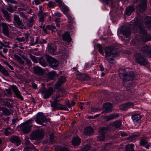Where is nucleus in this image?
I'll use <instances>...</instances> for the list:
<instances>
[{
	"label": "nucleus",
	"instance_id": "obj_12",
	"mask_svg": "<svg viewBox=\"0 0 151 151\" xmlns=\"http://www.w3.org/2000/svg\"><path fill=\"white\" fill-rule=\"evenodd\" d=\"M141 51L144 55L148 57H151V51L150 50V47L147 46L142 48Z\"/></svg>",
	"mask_w": 151,
	"mask_h": 151
},
{
	"label": "nucleus",
	"instance_id": "obj_29",
	"mask_svg": "<svg viewBox=\"0 0 151 151\" xmlns=\"http://www.w3.org/2000/svg\"><path fill=\"white\" fill-rule=\"evenodd\" d=\"M134 7L133 6H129L126 9V14L128 16H129L134 10Z\"/></svg>",
	"mask_w": 151,
	"mask_h": 151
},
{
	"label": "nucleus",
	"instance_id": "obj_56",
	"mask_svg": "<svg viewBox=\"0 0 151 151\" xmlns=\"http://www.w3.org/2000/svg\"><path fill=\"white\" fill-rule=\"evenodd\" d=\"M119 133L120 134L122 137H125L127 136V134L125 132H120Z\"/></svg>",
	"mask_w": 151,
	"mask_h": 151
},
{
	"label": "nucleus",
	"instance_id": "obj_25",
	"mask_svg": "<svg viewBox=\"0 0 151 151\" xmlns=\"http://www.w3.org/2000/svg\"><path fill=\"white\" fill-rule=\"evenodd\" d=\"M119 117V115L118 114H114L110 115L109 116H105L104 119L107 121H108L111 119L116 118Z\"/></svg>",
	"mask_w": 151,
	"mask_h": 151
},
{
	"label": "nucleus",
	"instance_id": "obj_48",
	"mask_svg": "<svg viewBox=\"0 0 151 151\" xmlns=\"http://www.w3.org/2000/svg\"><path fill=\"white\" fill-rule=\"evenodd\" d=\"M66 16L68 18V22L69 23H71L73 22V19L71 17L70 14H67Z\"/></svg>",
	"mask_w": 151,
	"mask_h": 151
},
{
	"label": "nucleus",
	"instance_id": "obj_24",
	"mask_svg": "<svg viewBox=\"0 0 151 151\" xmlns=\"http://www.w3.org/2000/svg\"><path fill=\"white\" fill-rule=\"evenodd\" d=\"M1 11L4 14V17L5 19L8 22L11 21V18L9 14L7 11L3 9H1Z\"/></svg>",
	"mask_w": 151,
	"mask_h": 151
},
{
	"label": "nucleus",
	"instance_id": "obj_39",
	"mask_svg": "<svg viewBox=\"0 0 151 151\" xmlns=\"http://www.w3.org/2000/svg\"><path fill=\"white\" fill-rule=\"evenodd\" d=\"M56 49V47L55 45L53 46V48L52 47H50L49 48L48 52L50 54L53 55L55 52V50Z\"/></svg>",
	"mask_w": 151,
	"mask_h": 151
},
{
	"label": "nucleus",
	"instance_id": "obj_8",
	"mask_svg": "<svg viewBox=\"0 0 151 151\" xmlns=\"http://www.w3.org/2000/svg\"><path fill=\"white\" fill-rule=\"evenodd\" d=\"M44 134V132L42 131H35L31 133L30 138L31 140L41 139L43 138Z\"/></svg>",
	"mask_w": 151,
	"mask_h": 151
},
{
	"label": "nucleus",
	"instance_id": "obj_33",
	"mask_svg": "<svg viewBox=\"0 0 151 151\" xmlns=\"http://www.w3.org/2000/svg\"><path fill=\"white\" fill-rule=\"evenodd\" d=\"M140 134L139 133H136L132 135L129 137V139L131 141H132L135 140L136 139L137 137L140 136Z\"/></svg>",
	"mask_w": 151,
	"mask_h": 151
},
{
	"label": "nucleus",
	"instance_id": "obj_38",
	"mask_svg": "<svg viewBox=\"0 0 151 151\" xmlns=\"http://www.w3.org/2000/svg\"><path fill=\"white\" fill-rule=\"evenodd\" d=\"M39 62L40 63L42 66L45 67L47 65L46 62L42 58H39Z\"/></svg>",
	"mask_w": 151,
	"mask_h": 151
},
{
	"label": "nucleus",
	"instance_id": "obj_40",
	"mask_svg": "<svg viewBox=\"0 0 151 151\" xmlns=\"http://www.w3.org/2000/svg\"><path fill=\"white\" fill-rule=\"evenodd\" d=\"M76 103L73 101H68L66 103V105L68 107H70L74 106Z\"/></svg>",
	"mask_w": 151,
	"mask_h": 151
},
{
	"label": "nucleus",
	"instance_id": "obj_22",
	"mask_svg": "<svg viewBox=\"0 0 151 151\" xmlns=\"http://www.w3.org/2000/svg\"><path fill=\"white\" fill-rule=\"evenodd\" d=\"M63 39V40L70 42L71 40L70 34L68 32H65L62 35Z\"/></svg>",
	"mask_w": 151,
	"mask_h": 151
},
{
	"label": "nucleus",
	"instance_id": "obj_60",
	"mask_svg": "<svg viewBox=\"0 0 151 151\" xmlns=\"http://www.w3.org/2000/svg\"><path fill=\"white\" fill-rule=\"evenodd\" d=\"M54 134L53 133H52L50 134V139L51 141H52L53 139L54 138Z\"/></svg>",
	"mask_w": 151,
	"mask_h": 151
},
{
	"label": "nucleus",
	"instance_id": "obj_37",
	"mask_svg": "<svg viewBox=\"0 0 151 151\" xmlns=\"http://www.w3.org/2000/svg\"><path fill=\"white\" fill-rule=\"evenodd\" d=\"M56 76L55 71H52L49 73L48 78L51 80L53 79Z\"/></svg>",
	"mask_w": 151,
	"mask_h": 151
},
{
	"label": "nucleus",
	"instance_id": "obj_15",
	"mask_svg": "<svg viewBox=\"0 0 151 151\" xmlns=\"http://www.w3.org/2000/svg\"><path fill=\"white\" fill-rule=\"evenodd\" d=\"M133 104L132 102H128L120 106L121 109L122 110H126L128 109L133 106Z\"/></svg>",
	"mask_w": 151,
	"mask_h": 151
},
{
	"label": "nucleus",
	"instance_id": "obj_30",
	"mask_svg": "<svg viewBox=\"0 0 151 151\" xmlns=\"http://www.w3.org/2000/svg\"><path fill=\"white\" fill-rule=\"evenodd\" d=\"M109 129L108 127H103L101 128L99 131V134H104L105 136L106 133H107Z\"/></svg>",
	"mask_w": 151,
	"mask_h": 151
},
{
	"label": "nucleus",
	"instance_id": "obj_23",
	"mask_svg": "<svg viewBox=\"0 0 151 151\" xmlns=\"http://www.w3.org/2000/svg\"><path fill=\"white\" fill-rule=\"evenodd\" d=\"M93 130L91 127H86L85 128L84 134L85 135H90L93 133Z\"/></svg>",
	"mask_w": 151,
	"mask_h": 151
},
{
	"label": "nucleus",
	"instance_id": "obj_50",
	"mask_svg": "<svg viewBox=\"0 0 151 151\" xmlns=\"http://www.w3.org/2000/svg\"><path fill=\"white\" fill-rule=\"evenodd\" d=\"M46 28L49 30H53L55 29V26L52 25H47L46 26Z\"/></svg>",
	"mask_w": 151,
	"mask_h": 151
},
{
	"label": "nucleus",
	"instance_id": "obj_1",
	"mask_svg": "<svg viewBox=\"0 0 151 151\" xmlns=\"http://www.w3.org/2000/svg\"><path fill=\"white\" fill-rule=\"evenodd\" d=\"M106 60L110 63H112L114 60V58L117 55L115 48L113 47H107L105 50Z\"/></svg>",
	"mask_w": 151,
	"mask_h": 151
},
{
	"label": "nucleus",
	"instance_id": "obj_35",
	"mask_svg": "<svg viewBox=\"0 0 151 151\" xmlns=\"http://www.w3.org/2000/svg\"><path fill=\"white\" fill-rule=\"evenodd\" d=\"M134 146V145L133 144H128L126 146V151H134L133 149Z\"/></svg>",
	"mask_w": 151,
	"mask_h": 151
},
{
	"label": "nucleus",
	"instance_id": "obj_5",
	"mask_svg": "<svg viewBox=\"0 0 151 151\" xmlns=\"http://www.w3.org/2000/svg\"><path fill=\"white\" fill-rule=\"evenodd\" d=\"M62 99V96H57L54 100V102L51 103V106H54L55 109H57L68 110V109L65 106L62 105L60 104H56V103L58 101H61Z\"/></svg>",
	"mask_w": 151,
	"mask_h": 151
},
{
	"label": "nucleus",
	"instance_id": "obj_57",
	"mask_svg": "<svg viewBox=\"0 0 151 151\" xmlns=\"http://www.w3.org/2000/svg\"><path fill=\"white\" fill-rule=\"evenodd\" d=\"M20 15L21 17H23L25 19H27V16L23 12H20Z\"/></svg>",
	"mask_w": 151,
	"mask_h": 151
},
{
	"label": "nucleus",
	"instance_id": "obj_52",
	"mask_svg": "<svg viewBox=\"0 0 151 151\" xmlns=\"http://www.w3.org/2000/svg\"><path fill=\"white\" fill-rule=\"evenodd\" d=\"M28 34H25V35L24 37H22L20 41H27L28 39Z\"/></svg>",
	"mask_w": 151,
	"mask_h": 151
},
{
	"label": "nucleus",
	"instance_id": "obj_54",
	"mask_svg": "<svg viewBox=\"0 0 151 151\" xmlns=\"http://www.w3.org/2000/svg\"><path fill=\"white\" fill-rule=\"evenodd\" d=\"M61 14L59 12H56L54 13V14L53 15V17H55V16H56L57 17H60L61 16Z\"/></svg>",
	"mask_w": 151,
	"mask_h": 151
},
{
	"label": "nucleus",
	"instance_id": "obj_61",
	"mask_svg": "<svg viewBox=\"0 0 151 151\" xmlns=\"http://www.w3.org/2000/svg\"><path fill=\"white\" fill-rule=\"evenodd\" d=\"M91 111L93 112H97L98 111V109H96L94 108H92L91 109Z\"/></svg>",
	"mask_w": 151,
	"mask_h": 151
},
{
	"label": "nucleus",
	"instance_id": "obj_31",
	"mask_svg": "<svg viewBox=\"0 0 151 151\" xmlns=\"http://www.w3.org/2000/svg\"><path fill=\"white\" fill-rule=\"evenodd\" d=\"M145 24L146 26L149 27L151 26V17H146L145 19Z\"/></svg>",
	"mask_w": 151,
	"mask_h": 151
},
{
	"label": "nucleus",
	"instance_id": "obj_43",
	"mask_svg": "<svg viewBox=\"0 0 151 151\" xmlns=\"http://www.w3.org/2000/svg\"><path fill=\"white\" fill-rule=\"evenodd\" d=\"M147 143V142L146 140V138H144L141 139L140 142V144L142 146H143L145 145Z\"/></svg>",
	"mask_w": 151,
	"mask_h": 151
},
{
	"label": "nucleus",
	"instance_id": "obj_26",
	"mask_svg": "<svg viewBox=\"0 0 151 151\" xmlns=\"http://www.w3.org/2000/svg\"><path fill=\"white\" fill-rule=\"evenodd\" d=\"M110 125L116 128H119L121 126L122 121L119 120L116 121L112 123Z\"/></svg>",
	"mask_w": 151,
	"mask_h": 151
},
{
	"label": "nucleus",
	"instance_id": "obj_42",
	"mask_svg": "<svg viewBox=\"0 0 151 151\" xmlns=\"http://www.w3.org/2000/svg\"><path fill=\"white\" fill-rule=\"evenodd\" d=\"M106 139L105 136L104 134H99L97 140L99 141H104Z\"/></svg>",
	"mask_w": 151,
	"mask_h": 151
},
{
	"label": "nucleus",
	"instance_id": "obj_59",
	"mask_svg": "<svg viewBox=\"0 0 151 151\" xmlns=\"http://www.w3.org/2000/svg\"><path fill=\"white\" fill-rule=\"evenodd\" d=\"M84 105L83 103H80L79 104V106L80 107V108L81 109H82L83 108V106Z\"/></svg>",
	"mask_w": 151,
	"mask_h": 151
},
{
	"label": "nucleus",
	"instance_id": "obj_20",
	"mask_svg": "<svg viewBox=\"0 0 151 151\" xmlns=\"http://www.w3.org/2000/svg\"><path fill=\"white\" fill-rule=\"evenodd\" d=\"M34 72L35 74L39 76L42 75L43 73V70L37 66L34 67Z\"/></svg>",
	"mask_w": 151,
	"mask_h": 151
},
{
	"label": "nucleus",
	"instance_id": "obj_16",
	"mask_svg": "<svg viewBox=\"0 0 151 151\" xmlns=\"http://www.w3.org/2000/svg\"><path fill=\"white\" fill-rule=\"evenodd\" d=\"M40 9L38 12V16L39 18V21L41 22H44L46 18V15L42 10V7H40Z\"/></svg>",
	"mask_w": 151,
	"mask_h": 151
},
{
	"label": "nucleus",
	"instance_id": "obj_17",
	"mask_svg": "<svg viewBox=\"0 0 151 151\" xmlns=\"http://www.w3.org/2000/svg\"><path fill=\"white\" fill-rule=\"evenodd\" d=\"M65 81V78L64 76L60 77L58 82L55 84V87L56 88H59L61 85Z\"/></svg>",
	"mask_w": 151,
	"mask_h": 151
},
{
	"label": "nucleus",
	"instance_id": "obj_4",
	"mask_svg": "<svg viewBox=\"0 0 151 151\" xmlns=\"http://www.w3.org/2000/svg\"><path fill=\"white\" fill-rule=\"evenodd\" d=\"M54 90L52 87H50L48 89L42 87L39 90L38 93L43 95V98L46 99L49 98L52 94Z\"/></svg>",
	"mask_w": 151,
	"mask_h": 151
},
{
	"label": "nucleus",
	"instance_id": "obj_46",
	"mask_svg": "<svg viewBox=\"0 0 151 151\" xmlns=\"http://www.w3.org/2000/svg\"><path fill=\"white\" fill-rule=\"evenodd\" d=\"M63 10L64 14L67 15V14H70L68 12L69 11V9L66 6H64L63 8Z\"/></svg>",
	"mask_w": 151,
	"mask_h": 151
},
{
	"label": "nucleus",
	"instance_id": "obj_27",
	"mask_svg": "<svg viewBox=\"0 0 151 151\" xmlns=\"http://www.w3.org/2000/svg\"><path fill=\"white\" fill-rule=\"evenodd\" d=\"M25 144L26 146L24 149V151H30V149L32 147L33 145L28 140H27L25 142Z\"/></svg>",
	"mask_w": 151,
	"mask_h": 151
},
{
	"label": "nucleus",
	"instance_id": "obj_63",
	"mask_svg": "<svg viewBox=\"0 0 151 151\" xmlns=\"http://www.w3.org/2000/svg\"><path fill=\"white\" fill-rule=\"evenodd\" d=\"M54 5V3L51 1H50L48 3V5L49 7H51Z\"/></svg>",
	"mask_w": 151,
	"mask_h": 151
},
{
	"label": "nucleus",
	"instance_id": "obj_11",
	"mask_svg": "<svg viewBox=\"0 0 151 151\" xmlns=\"http://www.w3.org/2000/svg\"><path fill=\"white\" fill-rule=\"evenodd\" d=\"M135 57L137 62L139 64L145 65L147 64V61L146 59L139 54H137Z\"/></svg>",
	"mask_w": 151,
	"mask_h": 151
},
{
	"label": "nucleus",
	"instance_id": "obj_18",
	"mask_svg": "<svg viewBox=\"0 0 151 151\" xmlns=\"http://www.w3.org/2000/svg\"><path fill=\"white\" fill-rule=\"evenodd\" d=\"M12 89L16 97L21 100H22L23 99V97L20 94V93L18 88L15 86H13Z\"/></svg>",
	"mask_w": 151,
	"mask_h": 151
},
{
	"label": "nucleus",
	"instance_id": "obj_34",
	"mask_svg": "<svg viewBox=\"0 0 151 151\" xmlns=\"http://www.w3.org/2000/svg\"><path fill=\"white\" fill-rule=\"evenodd\" d=\"M131 32L129 28H127L126 29L124 30L123 32L124 35L127 37H129L130 35Z\"/></svg>",
	"mask_w": 151,
	"mask_h": 151
},
{
	"label": "nucleus",
	"instance_id": "obj_19",
	"mask_svg": "<svg viewBox=\"0 0 151 151\" xmlns=\"http://www.w3.org/2000/svg\"><path fill=\"white\" fill-rule=\"evenodd\" d=\"M10 142L14 143L16 146H18L20 144V140L18 137L17 136H13L10 139Z\"/></svg>",
	"mask_w": 151,
	"mask_h": 151
},
{
	"label": "nucleus",
	"instance_id": "obj_51",
	"mask_svg": "<svg viewBox=\"0 0 151 151\" xmlns=\"http://www.w3.org/2000/svg\"><path fill=\"white\" fill-rule=\"evenodd\" d=\"M34 20L32 18H30L29 20L28 24L29 26L32 27L34 23Z\"/></svg>",
	"mask_w": 151,
	"mask_h": 151
},
{
	"label": "nucleus",
	"instance_id": "obj_45",
	"mask_svg": "<svg viewBox=\"0 0 151 151\" xmlns=\"http://www.w3.org/2000/svg\"><path fill=\"white\" fill-rule=\"evenodd\" d=\"M6 9L11 13H12L15 11V9H14L13 7L11 5H9V7H7Z\"/></svg>",
	"mask_w": 151,
	"mask_h": 151
},
{
	"label": "nucleus",
	"instance_id": "obj_2",
	"mask_svg": "<svg viewBox=\"0 0 151 151\" xmlns=\"http://www.w3.org/2000/svg\"><path fill=\"white\" fill-rule=\"evenodd\" d=\"M137 26L139 29L140 30V32L144 34L142 38H141L142 41L144 42L147 41L151 40V37L149 36V38L147 39L148 37L146 34V31L145 29V28L143 24V21L142 18L140 19V17H137L136 20Z\"/></svg>",
	"mask_w": 151,
	"mask_h": 151
},
{
	"label": "nucleus",
	"instance_id": "obj_64",
	"mask_svg": "<svg viewBox=\"0 0 151 151\" xmlns=\"http://www.w3.org/2000/svg\"><path fill=\"white\" fill-rule=\"evenodd\" d=\"M33 88L34 89H36L37 88V85L35 83H33L32 84Z\"/></svg>",
	"mask_w": 151,
	"mask_h": 151
},
{
	"label": "nucleus",
	"instance_id": "obj_44",
	"mask_svg": "<svg viewBox=\"0 0 151 151\" xmlns=\"http://www.w3.org/2000/svg\"><path fill=\"white\" fill-rule=\"evenodd\" d=\"M10 131H11L10 128V127H7L6 128L5 130L4 134L6 136H9L11 134V132Z\"/></svg>",
	"mask_w": 151,
	"mask_h": 151
},
{
	"label": "nucleus",
	"instance_id": "obj_6",
	"mask_svg": "<svg viewBox=\"0 0 151 151\" xmlns=\"http://www.w3.org/2000/svg\"><path fill=\"white\" fill-rule=\"evenodd\" d=\"M120 69L119 70V76L123 79L124 80L129 81L132 80L134 77V74L132 72L127 73L124 69H122V71L121 72Z\"/></svg>",
	"mask_w": 151,
	"mask_h": 151
},
{
	"label": "nucleus",
	"instance_id": "obj_7",
	"mask_svg": "<svg viewBox=\"0 0 151 151\" xmlns=\"http://www.w3.org/2000/svg\"><path fill=\"white\" fill-rule=\"evenodd\" d=\"M35 121L37 124L43 125H45L47 123L46 117L41 112L38 113L37 114Z\"/></svg>",
	"mask_w": 151,
	"mask_h": 151
},
{
	"label": "nucleus",
	"instance_id": "obj_47",
	"mask_svg": "<svg viewBox=\"0 0 151 151\" xmlns=\"http://www.w3.org/2000/svg\"><path fill=\"white\" fill-rule=\"evenodd\" d=\"M91 146V145L89 144L85 146L83 149V151H88L89 150L90 147Z\"/></svg>",
	"mask_w": 151,
	"mask_h": 151
},
{
	"label": "nucleus",
	"instance_id": "obj_62",
	"mask_svg": "<svg viewBox=\"0 0 151 151\" xmlns=\"http://www.w3.org/2000/svg\"><path fill=\"white\" fill-rule=\"evenodd\" d=\"M6 65L8 66L9 68L10 69L12 70H14L13 67L11 65L9 64L8 63H7Z\"/></svg>",
	"mask_w": 151,
	"mask_h": 151
},
{
	"label": "nucleus",
	"instance_id": "obj_3",
	"mask_svg": "<svg viewBox=\"0 0 151 151\" xmlns=\"http://www.w3.org/2000/svg\"><path fill=\"white\" fill-rule=\"evenodd\" d=\"M33 122L32 119H29L24 122L20 125L21 130L25 134L29 132L31 130Z\"/></svg>",
	"mask_w": 151,
	"mask_h": 151
},
{
	"label": "nucleus",
	"instance_id": "obj_28",
	"mask_svg": "<svg viewBox=\"0 0 151 151\" xmlns=\"http://www.w3.org/2000/svg\"><path fill=\"white\" fill-rule=\"evenodd\" d=\"M81 142V139L78 137H75L73 139L72 143L74 146H76L79 145Z\"/></svg>",
	"mask_w": 151,
	"mask_h": 151
},
{
	"label": "nucleus",
	"instance_id": "obj_32",
	"mask_svg": "<svg viewBox=\"0 0 151 151\" xmlns=\"http://www.w3.org/2000/svg\"><path fill=\"white\" fill-rule=\"evenodd\" d=\"M0 71L6 76H8L9 75V73L7 70L5 69L0 64Z\"/></svg>",
	"mask_w": 151,
	"mask_h": 151
},
{
	"label": "nucleus",
	"instance_id": "obj_41",
	"mask_svg": "<svg viewBox=\"0 0 151 151\" xmlns=\"http://www.w3.org/2000/svg\"><path fill=\"white\" fill-rule=\"evenodd\" d=\"M30 58L35 63H37L39 62V58H37L34 56L30 55Z\"/></svg>",
	"mask_w": 151,
	"mask_h": 151
},
{
	"label": "nucleus",
	"instance_id": "obj_21",
	"mask_svg": "<svg viewBox=\"0 0 151 151\" xmlns=\"http://www.w3.org/2000/svg\"><path fill=\"white\" fill-rule=\"evenodd\" d=\"M132 118L133 121L135 122H139L141 119V115L139 114H134L132 115Z\"/></svg>",
	"mask_w": 151,
	"mask_h": 151
},
{
	"label": "nucleus",
	"instance_id": "obj_55",
	"mask_svg": "<svg viewBox=\"0 0 151 151\" xmlns=\"http://www.w3.org/2000/svg\"><path fill=\"white\" fill-rule=\"evenodd\" d=\"M5 47H8L9 48H11V46L9 45V42H5L4 43V45Z\"/></svg>",
	"mask_w": 151,
	"mask_h": 151
},
{
	"label": "nucleus",
	"instance_id": "obj_10",
	"mask_svg": "<svg viewBox=\"0 0 151 151\" xmlns=\"http://www.w3.org/2000/svg\"><path fill=\"white\" fill-rule=\"evenodd\" d=\"M13 18V23L14 25L19 28H23L24 27L23 23L20 20L19 16L17 15L14 14Z\"/></svg>",
	"mask_w": 151,
	"mask_h": 151
},
{
	"label": "nucleus",
	"instance_id": "obj_53",
	"mask_svg": "<svg viewBox=\"0 0 151 151\" xmlns=\"http://www.w3.org/2000/svg\"><path fill=\"white\" fill-rule=\"evenodd\" d=\"M99 51L101 54L103 55H104V52L101 46H100L99 47Z\"/></svg>",
	"mask_w": 151,
	"mask_h": 151
},
{
	"label": "nucleus",
	"instance_id": "obj_36",
	"mask_svg": "<svg viewBox=\"0 0 151 151\" xmlns=\"http://www.w3.org/2000/svg\"><path fill=\"white\" fill-rule=\"evenodd\" d=\"M14 57L15 59L17 60L19 63L23 64L24 63V61H23L22 58L17 55H14Z\"/></svg>",
	"mask_w": 151,
	"mask_h": 151
},
{
	"label": "nucleus",
	"instance_id": "obj_58",
	"mask_svg": "<svg viewBox=\"0 0 151 151\" xmlns=\"http://www.w3.org/2000/svg\"><path fill=\"white\" fill-rule=\"evenodd\" d=\"M34 2L36 5H38L40 4V0H34Z\"/></svg>",
	"mask_w": 151,
	"mask_h": 151
},
{
	"label": "nucleus",
	"instance_id": "obj_9",
	"mask_svg": "<svg viewBox=\"0 0 151 151\" xmlns=\"http://www.w3.org/2000/svg\"><path fill=\"white\" fill-rule=\"evenodd\" d=\"M45 58L51 68L55 69L58 67L59 65V63L55 58L48 55H46Z\"/></svg>",
	"mask_w": 151,
	"mask_h": 151
},
{
	"label": "nucleus",
	"instance_id": "obj_13",
	"mask_svg": "<svg viewBox=\"0 0 151 151\" xmlns=\"http://www.w3.org/2000/svg\"><path fill=\"white\" fill-rule=\"evenodd\" d=\"M103 107L105 109L101 112V114L106 113L111 111L112 106L110 103H107L104 104Z\"/></svg>",
	"mask_w": 151,
	"mask_h": 151
},
{
	"label": "nucleus",
	"instance_id": "obj_14",
	"mask_svg": "<svg viewBox=\"0 0 151 151\" xmlns=\"http://www.w3.org/2000/svg\"><path fill=\"white\" fill-rule=\"evenodd\" d=\"M3 32L4 34L9 37H11V34L9 32V28L6 24L5 23H2Z\"/></svg>",
	"mask_w": 151,
	"mask_h": 151
},
{
	"label": "nucleus",
	"instance_id": "obj_49",
	"mask_svg": "<svg viewBox=\"0 0 151 151\" xmlns=\"http://www.w3.org/2000/svg\"><path fill=\"white\" fill-rule=\"evenodd\" d=\"M57 151H69V150L66 148L63 147H58Z\"/></svg>",
	"mask_w": 151,
	"mask_h": 151
}]
</instances>
